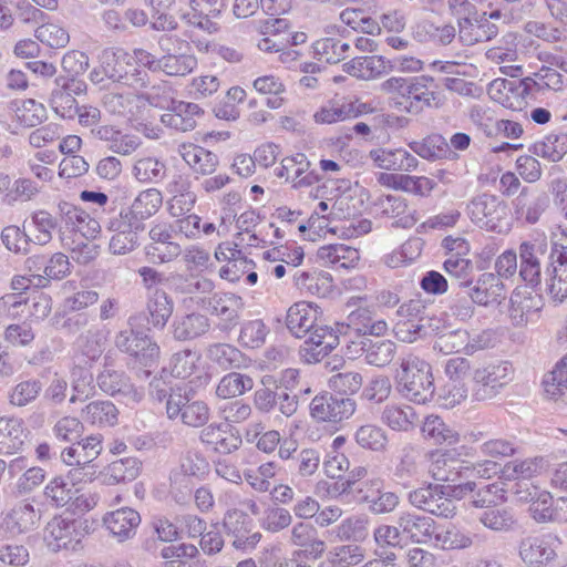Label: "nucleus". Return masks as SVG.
Wrapping results in <instances>:
<instances>
[{
    "label": "nucleus",
    "mask_w": 567,
    "mask_h": 567,
    "mask_svg": "<svg viewBox=\"0 0 567 567\" xmlns=\"http://www.w3.org/2000/svg\"><path fill=\"white\" fill-rule=\"evenodd\" d=\"M103 524L112 536L122 543L134 537L141 524V515L131 507H122L107 513Z\"/></svg>",
    "instance_id": "27"
},
{
    "label": "nucleus",
    "mask_w": 567,
    "mask_h": 567,
    "mask_svg": "<svg viewBox=\"0 0 567 567\" xmlns=\"http://www.w3.org/2000/svg\"><path fill=\"white\" fill-rule=\"evenodd\" d=\"M412 35L421 43L446 47L455 39L456 28L452 23H435L424 19L413 25Z\"/></svg>",
    "instance_id": "34"
},
{
    "label": "nucleus",
    "mask_w": 567,
    "mask_h": 567,
    "mask_svg": "<svg viewBox=\"0 0 567 567\" xmlns=\"http://www.w3.org/2000/svg\"><path fill=\"white\" fill-rule=\"evenodd\" d=\"M120 411L110 400H95L82 409L84 422L97 427H112L118 422Z\"/></svg>",
    "instance_id": "38"
},
{
    "label": "nucleus",
    "mask_w": 567,
    "mask_h": 567,
    "mask_svg": "<svg viewBox=\"0 0 567 567\" xmlns=\"http://www.w3.org/2000/svg\"><path fill=\"white\" fill-rule=\"evenodd\" d=\"M535 153L550 162H558L567 153V134H548L534 146Z\"/></svg>",
    "instance_id": "62"
},
{
    "label": "nucleus",
    "mask_w": 567,
    "mask_h": 567,
    "mask_svg": "<svg viewBox=\"0 0 567 567\" xmlns=\"http://www.w3.org/2000/svg\"><path fill=\"white\" fill-rule=\"evenodd\" d=\"M319 316L318 307L312 303L296 302L287 311L286 327L293 337L302 339L316 327Z\"/></svg>",
    "instance_id": "28"
},
{
    "label": "nucleus",
    "mask_w": 567,
    "mask_h": 567,
    "mask_svg": "<svg viewBox=\"0 0 567 567\" xmlns=\"http://www.w3.org/2000/svg\"><path fill=\"white\" fill-rule=\"evenodd\" d=\"M79 491L63 476L53 477L44 487V496L52 506L63 507L71 503Z\"/></svg>",
    "instance_id": "56"
},
{
    "label": "nucleus",
    "mask_w": 567,
    "mask_h": 567,
    "mask_svg": "<svg viewBox=\"0 0 567 567\" xmlns=\"http://www.w3.org/2000/svg\"><path fill=\"white\" fill-rule=\"evenodd\" d=\"M432 82V78L424 75L410 79L393 76L382 82L381 90L385 93H398L408 102L405 111L417 114L424 107L440 106L442 103L437 93L430 87Z\"/></svg>",
    "instance_id": "3"
},
{
    "label": "nucleus",
    "mask_w": 567,
    "mask_h": 567,
    "mask_svg": "<svg viewBox=\"0 0 567 567\" xmlns=\"http://www.w3.org/2000/svg\"><path fill=\"white\" fill-rule=\"evenodd\" d=\"M514 379V368L509 361L484 360L474 364L472 398L487 401L497 396Z\"/></svg>",
    "instance_id": "2"
},
{
    "label": "nucleus",
    "mask_w": 567,
    "mask_h": 567,
    "mask_svg": "<svg viewBox=\"0 0 567 567\" xmlns=\"http://www.w3.org/2000/svg\"><path fill=\"white\" fill-rule=\"evenodd\" d=\"M269 328L261 319L246 320L241 323L238 343L246 349H258L266 342Z\"/></svg>",
    "instance_id": "59"
},
{
    "label": "nucleus",
    "mask_w": 567,
    "mask_h": 567,
    "mask_svg": "<svg viewBox=\"0 0 567 567\" xmlns=\"http://www.w3.org/2000/svg\"><path fill=\"white\" fill-rule=\"evenodd\" d=\"M206 358L223 370L238 369L245 363L244 353L235 346L224 342L208 344Z\"/></svg>",
    "instance_id": "41"
},
{
    "label": "nucleus",
    "mask_w": 567,
    "mask_h": 567,
    "mask_svg": "<svg viewBox=\"0 0 567 567\" xmlns=\"http://www.w3.org/2000/svg\"><path fill=\"white\" fill-rule=\"evenodd\" d=\"M422 433L424 437L432 440L434 444L453 445L460 441V434L436 415L425 419L422 425Z\"/></svg>",
    "instance_id": "55"
},
{
    "label": "nucleus",
    "mask_w": 567,
    "mask_h": 567,
    "mask_svg": "<svg viewBox=\"0 0 567 567\" xmlns=\"http://www.w3.org/2000/svg\"><path fill=\"white\" fill-rule=\"evenodd\" d=\"M200 442L219 454H230L237 451L241 443L239 432L226 423H212L200 431Z\"/></svg>",
    "instance_id": "24"
},
{
    "label": "nucleus",
    "mask_w": 567,
    "mask_h": 567,
    "mask_svg": "<svg viewBox=\"0 0 567 567\" xmlns=\"http://www.w3.org/2000/svg\"><path fill=\"white\" fill-rule=\"evenodd\" d=\"M174 302L163 289H155L147 298L146 308L137 316L131 317L128 322L146 320L151 328L163 330L173 315Z\"/></svg>",
    "instance_id": "17"
},
{
    "label": "nucleus",
    "mask_w": 567,
    "mask_h": 567,
    "mask_svg": "<svg viewBox=\"0 0 567 567\" xmlns=\"http://www.w3.org/2000/svg\"><path fill=\"white\" fill-rule=\"evenodd\" d=\"M530 78L522 80L496 79L488 87L492 100L512 111H522L527 105V96L534 94Z\"/></svg>",
    "instance_id": "12"
},
{
    "label": "nucleus",
    "mask_w": 567,
    "mask_h": 567,
    "mask_svg": "<svg viewBox=\"0 0 567 567\" xmlns=\"http://www.w3.org/2000/svg\"><path fill=\"white\" fill-rule=\"evenodd\" d=\"M395 520L403 539L414 544H427L435 532L434 519L415 512H401Z\"/></svg>",
    "instance_id": "22"
},
{
    "label": "nucleus",
    "mask_w": 567,
    "mask_h": 567,
    "mask_svg": "<svg viewBox=\"0 0 567 567\" xmlns=\"http://www.w3.org/2000/svg\"><path fill=\"white\" fill-rule=\"evenodd\" d=\"M341 329H351L357 332H369L372 337H382L388 330V323L384 320H373L372 311L368 308H358L351 311L347 320L337 323Z\"/></svg>",
    "instance_id": "39"
},
{
    "label": "nucleus",
    "mask_w": 567,
    "mask_h": 567,
    "mask_svg": "<svg viewBox=\"0 0 567 567\" xmlns=\"http://www.w3.org/2000/svg\"><path fill=\"white\" fill-rule=\"evenodd\" d=\"M359 110L352 102H329L315 113V121L321 124H332L355 117Z\"/></svg>",
    "instance_id": "61"
},
{
    "label": "nucleus",
    "mask_w": 567,
    "mask_h": 567,
    "mask_svg": "<svg viewBox=\"0 0 567 567\" xmlns=\"http://www.w3.org/2000/svg\"><path fill=\"white\" fill-rule=\"evenodd\" d=\"M25 268L34 274L37 288L49 287L51 280H62L71 274V262L63 252L51 256L33 254L25 260Z\"/></svg>",
    "instance_id": "7"
},
{
    "label": "nucleus",
    "mask_w": 567,
    "mask_h": 567,
    "mask_svg": "<svg viewBox=\"0 0 567 567\" xmlns=\"http://www.w3.org/2000/svg\"><path fill=\"white\" fill-rule=\"evenodd\" d=\"M223 529L236 549H252L261 539L254 519L243 509L230 508L223 517Z\"/></svg>",
    "instance_id": "9"
},
{
    "label": "nucleus",
    "mask_w": 567,
    "mask_h": 567,
    "mask_svg": "<svg viewBox=\"0 0 567 567\" xmlns=\"http://www.w3.org/2000/svg\"><path fill=\"white\" fill-rule=\"evenodd\" d=\"M117 214L104 221L106 229L113 233L109 244L113 255H126L133 251L138 246V235L144 230L143 227Z\"/></svg>",
    "instance_id": "14"
},
{
    "label": "nucleus",
    "mask_w": 567,
    "mask_h": 567,
    "mask_svg": "<svg viewBox=\"0 0 567 567\" xmlns=\"http://www.w3.org/2000/svg\"><path fill=\"white\" fill-rule=\"evenodd\" d=\"M346 73L360 80L370 81L389 74L394 70L391 60L382 55L355 56L342 65Z\"/></svg>",
    "instance_id": "25"
},
{
    "label": "nucleus",
    "mask_w": 567,
    "mask_h": 567,
    "mask_svg": "<svg viewBox=\"0 0 567 567\" xmlns=\"http://www.w3.org/2000/svg\"><path fill=\"white\" fill-rule=\"evenodd\" d=\"M371 156L379 167L388 171L410 172L417 165L416 157L403 150H396L394 152L383 150L372 151Z\"/></svg>",
    "instance_id": "49"
},
{
    "label": "nucleus",
    "mask_w": 567,
    "mask_h": 567,
    "mask_svg": "<svg viewBox=\"0 0 567 567\" xmlns=\"http://www.w3.org/2000/svg\"><path fill=\"white\" fill-rule=\"evenodd\" d=\"M546 257V245L543 243H523L519 246V277L530 288L538 289L542 284V259Z\"/></svg>",
    "instance_id": "23"
},
{
    "label": "nucleus",
    "mask_w": 567,
    "mask_h": 567,
    "mask_svg": "<svg viewBox=\"0 0 567 567\" xmlns=\"http://www.w3.org/2000/svg\"><path fill=\"white\" fill-rule=\"evenodd\" d=\"M103 437L101 434L90 435L81 441L72 442L71 446L63 449L60 453L61 461L74 468L70 471L72 480L91 481L96 473L93 461L97 458L103 450Z\"/></svg>",
    "instance_id": "4"
},
{
    "label": "nucleus",
    "mask_w": 567,
    "mask_h": 567,
    "mask_svg": "<svg viewBox=\"0 0 567 567\" xmlns=\"http://www.w3.org/2000/svg\"><path fill=\"white\" fill-rule=\"evenodd\" d=\"M115 347L133 357L144 367L154 365L161 354L159 346L144 330L134 329L120 331L115 337Z\"/></svg>",
    "instance_id": "6"
},
{
    "label": "nucleus",
    "mask_w": 567,
    "mask_h": 567,
    "mask_svg": "<svg viewBox=\"0 0 567 567\" xmlns=\"http://www.w3.org/2000/svg\"><path fill=\"white\" fill-rule=\"evenodd\" d=\"M252 386L254 380L249 375L229 372L219 380L215 393L218 398L226 400L239 396L251 390Z\"/></svg>",
    "instance_id": "57"
},
{
    "label": "nucleus",
    "mask_w": 567,
    "mask_h": 567,
    "mask_svg": "<svg viewBox=\"0 0 567 567\" xmlns=\"http://www.w3.org/2000/svg\"><path fill=\"white\" fill-rule=\"evenodd\" d=\"M172 37L164 34L158 39V45L165 54L162 55L161 72L167 76H186L197 68V58L194 54L169 52Z\"/></svg>",
    "instance_id": "30"
},
{
    "label": "nucleus",
    "mask_w": 567,
    "mask_h": 567,
    "mask_svg": "<svg viewBox=\"0 0 567 567\" xmlns=\"http://www.w3.org/2000/svg\"><path fill=\"white\" fill-rule=\"evenodd\" d=\"M534 289L535 293L514 290L509 299V318L516 327L525 326L532 315L542 310L544 302L542 295Z\"/></svg>",
    "instance_id": "31"
},
{
    "label": "nucleus",
    "mask_w": 567,
    "mask_h": 567,
    "mask_svg": "<svg viewBox=\"0 0 567 567\" xmlns=\"http://www.w3.org/2000/svg\"><path fill=\"white\" fill-rule=\"evenodd\" d=\"M203 114L198 104L176 100L171 102L167 112L161 116V122L173 130L188 132L196 127V118Z\"/></svg>",
    "instance_id": "26"
},
{
    "label": "nucleus",
    "mask_w": 567,
    "mask_h": 567,
    "mask_svg": "<svg viewBox=\"0 0 567 567\" xmlns=\"http://www.w3.org/2000/svg\"><path fill=\"white\" fill-rule=\"evenodd\" d=\"M350 44L334 38L318 40L315 45V53L327 63L334 64L348 56Z\"/></svg>",
    "instance_id": "63"
},
{
    "label": "nucleus",
    "mask_w": 567,
    "mask_h": 567,
    "mask_svg": "<svg viewBox=\"0 0 567 567\" xmlns=\"http://www.w3.org/2000/svg\"><path fill=\"white\" fill-rule=\"evenodd\" d=\"M381 421L395 431H409L417 421L413 408L386 405L382 412Z\"/></svg>",
    "instance_id": "60"
},
{
    "label": "nucleus",
    "mask_w": 567,
    "mask_h": 567,
    "mask_svg": "<svg viewBox=\"0 0 567 567\" xmlns=\"http://www.w3.org/2000/svg\"><path fill=\"white\" fill-rule=\"evenodd\" d=\"M209 328L208 317L199 312L176 316L172 322L173 337L178 341L195 340L208 332Z\"/></svg>",
    "instance_id": "36"
},
{
    "label": "nucleus",
    "mask_w": 567,
    "mask_h": 567,
    "mask_svg": "<svg viewBox=\"0 0 567 567\" xmlns=\"http://www.w3.org/2000/svg\"><path fill=\"white\" fill-rule=\"evenodd\" d=\"M96 385L106 395L122 396L132 402H140L143 396L124 371L112 369L106 364L96 375Z\"/></svg>",
    "instance_id": "19"
},
{
    "label": "nucleus",
    "mask_w": 567,
    "mask_h": 567,
    "mask_svg": "<svg viewBox=\"0 0 567 567\" xmlns=\"http://www.w3.org/2000/svg\"><path fill=\"white\" fill-rule=\"evenodd\" d=\"M252 85L254 89L260 94L268 95L266 105L269 109L277 110L284 105L286 101V85L278 76H259L254 81Z\"/></svg>",
    "instance_id": "51"
},
{
    "label": "nucleus",
    "mask_w": 567,
    "mask_h": 567,
    "mask_svg": "<svg viewBox=\"0 0 567 567\" xmlns=\"http://www.w3.org/2000/svg\"><path fill=\"white\" fill-rule=\"evenodd\" d=\"M40 520L41 511L35 509L29 499H23L14 504L6 514L2 527L11 536H18L38 528Z\"/></svg>",
    "instance_id": "21"
},
{
    "label": "nucleus",
    "mask_w": 567,
    "mask_h": 567,
    "mask_svg": "<svg viewBox=\"0 0 567 567\" xmlns=\"http://www.w3.org/2000/svg\"><path fill=\"white\" fill-rule=\"evenodd\" d=\"M162 203L163 197L161 192L155 188H150L141 192L132 205L121 209L118 214L144 229V221L158 212Z\"/></svg>",
    "instance_id": "29"
},
{
    "label": "nucleus",
    "mask_w": 567,
    "mask_h": 567,
    "mask_svg": "<svg viewBox=\"0 0 567 567\" xmlns=\"http://www.w3.org/2000/svg\"><path fill=\"white\" fill-rule=\"evenodd\" d=\"M317 258L324 266L339 265L342 268H349L359 259V252L343 244H333L320 247L317 251Z\"/></svg>",
    "instance_id": "50"
},
{
    "label": "nucleus",
    "mask_w": 567,
    "mask_h": 567,
    "mask_svg": "<svg viewBox=\"0 0 567 567\" xmlns=\"http://www.w3.org/2000/svg\"><path fill=\"white\" fill-rule=\"evenodd\" d=\"M373 537L377 544L375 553L380 558L388 561L395 559V554L392 551L394 548H402L403 537L399 530L398 523L395 525L382 524L373 532Z\"/></svg>",
    "instance_id": "43"
},
{
    "label": "nucleus",
    "mask_w": 567,
    "mask_h": 567,
    "mask_svg": "<svg viewBox=\"0 0 567 567\" xmlns=\"http://www.w3.org/2000/svg\"><path fill=\"white\" fill-rule=\"evenodd\" d=\"M543 386L549 399L554 401H567V353L544 375Z\"/></svg>",
    "instance_id": "42"
},
{
    "label": "nucleus",
    "mask_w": 567,
    "mask_h": 567,
    "mask_svg": "<svg viewBox=\"0 0 567 567\" xmlns=\"http://www.w3.org/2000/svg\"><path fill=\"white\" fill-rule=\"evenodd\" d=\"M470 297L480 306L499 305L506 298L505 286L496 275L484 272L471 288Z\"/></svg>",
    "instance_id": "32"
},
{
    "label": "nucleus",
    "mask_w": 567,
    "mask_h": 567,
    "mask_svg": "<svg viewBox=\"0 0 567 567\" xmlns=\"http://www.w3.org/2000/svg\"><path fill=\"white\" fill-rule=\"evenodd\" d=\"M25 432L22 419L0 417V453L12 454L19 451L24 443Z\"/></svg>",
    "instance_id": "40"
},
{
    "label": "nucleus",
    "mask_w": 567,
    "mask_h": 567,
    "mask_svg": "<svg viewBox=\"0 0 567 567\" xmlns=\"http://www.w3.org/2000/svg\"><path fill=\"white\" fill-rule=\"evenodd\" d=\"M103 343L101 331L97 329H89L80 333L74 342V348L90 361H95L103 353Z\"/></svg>",
    "instance_id": "64"
},
{
    "label": "nucleus",
    "mask_w": 567,
    "mask_h": 567,
    "mask_svg": "<svg viewBox=\"0 0 567 567\" xmlns=\"http://www.w3.org/2000/svg\"><path fill=\"white\" fill-rule=\"evenodd\" d=\"M560 545V538L555 534L530 535L520 540L518 554L526 566H547L556 559Z\"/></svg>",
    "instance_id": "8"
},
{
    "label": "nucleus",
    "mask_w": 567,
    "mask_h": 567,
    "mask_svg": "<svg viewBox=\"0 0 567 567\" xmlns=\"http://www.w3.org/2000/svg\"><path fill=\"white\" fill-rule=\"evenodd\" d=\"M412 506L432 515L452 518L456 514L454 502L447 497L445 485L429 484L409 493Z\"/></svg>",
    "instance_id": "10"
},
{
    "label": "nucleus",
    "mask_w": 567,
    "mask_h": 567,
    "mask_svg": "<svg viewBox=\"0 0 567 567\" xmlns=\"http://www.w3.org/2000/svg\"><path fill=\"white\" fill-rule=\"evenodd\" d=\"M396 389L402 396L417 404H425L434 395L431 365L423 359L409 354L402 359L396 375Z\"/></svg>",
    "instance_id": "1"
},
{
    "label": "nucleus",
    "mask_w": 567,
    "mask_h": 567,
    "mask_svg": "<svg viewBox=\"0 0 567 567\" xmlns=\"http://www.w3.org/2000/svg\"><path fill=\"white\" fill-rule=\"evenodd\" d=\"M467 209L472 221L488 230H495L506 214V206L495 196L487 194L473 198Z\"/></svg>",
    "instance_id": "20"
},
{
    "label": "nucleus",
    "mask_w": 567,
    "mask_h": 567,
    "mask_svg": "<svg viewBox=\"0 0 567 567\" xmlns=\"http://www.w3.org/2000/svg\"><path fill=\"white\" fill-rule=\"evenodd\" d=\"M76 520H69L61 516L53 517L45 526L44 540L48 546L58 551L68 548L75 539Z\"/></svg>",
    "instance_id": "37"
},
{
    "label": "nucleus",
    "mask_w": 567,
    "mask_h": 567,
    "mask_svg": "<svg viewBox=\"0 0 567 567\" xmlns=\"http://www.w3.org/2000/svg\"><path fill=\"white\" fill-rule=\"evenodd\" d=\"M477 519L484 527L498 533L511 532L517 525L513 509L497 505L483 511Z\"/></svg>",
    "instance_id": "46"
},
{
    "label": "nucleus",
    "mask_w": 567,
    "mask_h": 567,
    "mask_svg": "<svg viewBox=\"0 0 567 567\" xmlns=\"http://www.w3.org/2000/svg\"><path fill=\"white\" fill-rule=\"evenodd\" d=\"M411 148L421 157L431 161L449 158L453 154L449 143L440 134H432L421 142H413Z\"/></svg>",
    "instance_id": "58"
},
{
    "label": "nucleus",
    "mask_w": 567,
    "mask_h": 567,
    "mask_svg": "<svg viewBox=\"0 0 567 567\" xmlns=\"http://www.w3.org/2000/svg\"><path fill=\"white\" fill-rule=\"evenodd\" d=\"M441 320L435 316L431 315L429 308L415 324L412 323H399V333H406L403 337V341L413 342L419 338H426L431 334L439 336Z\"/></svg>",
    "instance_id": "53"
},
{
    "label": "nucleus",
    "mask_w": 567,
    "mask_h": 567,
    "mask_svg": "<svg viewBox=\"0 0 567 567\" xmlns=\"http://www.w3.org/2000/svg\"><path fill=\"white\" fill-rule=\"evenodd\" d=\"M339 344L337 328L317 323L311 332L307 333L303 344L300 347V353L309 362H319L331 350Z\"/></svg>",
    "instance_id": "16"
},
{
    "label": "nucleus",
    "mask_w": 567,
    "mask_h": 567,
    "mask_svg": "<svg viewBox=\"0 0 567 567\" xmlns=\"http://www.w3.org/2000/svg\"><path fill=\"white\" fill-rule=\"evenodd\" d=\"M167 416L179 419L187 426L200 427L209 421L210 409L206 402L190 400L186 393H173L167 401Z\"/></svg>",
    "instance_id": "11"
},
{
    "label": "nucleus",
    "mask_w": 567,
    "mask_h": 567,
    "mask_svg": "<svg viewBox=\"0 0 567 567\" xmlns=\"http://www.w3.org/2000/svg\"><path fill=\"white\" fill-rule=\"evenodd\" d=\"M208 307L212 315L220 318L216 329L228 334L239 322L243 299L230 292L214 293L208 300Z\"/></svg>",
    "instance_id": "18"
},
{
    "label": "nucleus",
    "mask_w": 567,
    "mask_h": 567,
    "mask_svg": "<svg viewBox=\"0 0 567 567\" xmlns=\"http://www.w3.org/2000/svg\"><path fill=\"white\" fill-rule=\"evenodd\" d=\"M547 259L546 290L555 301L561 302L567 297V245L555 244Z\"/></svg>",
    "instance_id": "15"
},
{
    "label": "nucleus",
    "mask_w": 567,
    "mask_h": 567,
    "mask_svg": "<svg viewBox=\"0 0 567 567\" xmlns=\"http://www.w3.org/2000/svg\"><path fill=\"white\" fill-rule=\"evenodd\" d=\"M369 484L372 487L371 493L361 497L369 505V509L374 514L393 512L399 505V496L393 492L382 491L383 483L379 478L371 480Z\"/></svg>",
    "instance_id": "45"
},
{
    "label": "nucleus",
    "mask_w": 567,
    "mask_h": 567,
    "mask_svg": "<svg viewBox=\"0 0 567 567\" xmlns=\"http://www.w3.org/2000/svg\"><path fill=\"white\" fill-rule=\"evenodd\" d=\"M289 543L303 548L306 556L312 559L320 558L326 550V543L319 538L317 527L303 520L292 526Z\"/></svg>",
    "instance_id": "33"
},
{
    "label": "nucleus",
    "mask_w": 567,
    "mask_h": 567,
    "mask_svg": "<svg viewBox=\"0 0 567 567\" xmlns=\"http://www.w3.org/2000/svg\"><path fill=\"white\" fill-rule=\"evenodd\" d=\"M519 501L529 502V511L534 519L546 522L553 519V497L546 491H539L536 486L527 488L526 495L519 494Z\"/></svg>",
    "instance_id": "52"
},
{
    "label": "nucleus",
    "mask_w": 567,
    "mask_h": 567,
    "mask_svg": "<svg viewBox=\"0 0 567 567\" xmlns=\"http://www.w3.org/2000/svg\"><path fill=\"white\" fill-rule=\"evenodd\" d=\"M443 269L452 280V285L470 288L474 281V262L468 257L446 258Z\"/></svg>",
    "instance_id": "54"
},
{
    "label": "nucleus",
    "mask_w": 567,
    "mask_h": 567,
    "mask_svg": "<svg viewBox=\"0 0 567 567\" xmlns=\"http://www.w3.org/2000/svg\"><path fill=\"white\" fill-rule=\"evenodd\" d=\"M357 403L350 396L321 392L309 403L310 416L320 423H341L355 412Z\"/></svg>",
    "instance_id": "5"
},
{
    "label": "nucleus",
    "mask_w": 567,
    "mask_h": 567,
    "mask_svg": "<svg viewBox=\"0 0 567 567\" xmlns=\"http://www.w3.org/2000/svg\"><path fill=\"white\" fill-rule=\"evenodd\" d=\"M142 467V462L135 457H124L110 463L104 472L103 482L107 485L131 482L135 480Z\"/></svg>",
    "instance_id": "44"
},
{
    "label": "nucleus",
    "mask_w": 567,
    "mask_h": 567,
    "mask_svg": "<svg viewBox=\"0 0 567 567\" xmlns=\"http://www.w3.org/2000/svg\"><path fill=\"white\" fill-rule=\"evenodd\" d=\"M181 18L187 25L185 37L189 39L199 52H208L212 43L207 38L200 37L198 31L212 35L219 31V24L214 19L189 12L182 13Z\"/></svg>",
    "instance_id": "35"
},
{
    "label": "nucleus",
    "mask_w": 567,
    "mask_h": 567,
    "mask_svg": "<svg viewBox=\"0 0 567 567\" xmlns=\"http://www.w3.org/2000/svg\"><path fill=\"white\" fill-rule=\"evenodd\" d=\"M396 344L389 339L372 337L368 340V346L362 357L368 364L378 368L390 364L395 355Z\"/></svg>",
    "instance_id": "48"
},
{
    "label": "nucleus",
    "mask_w": 567,
    "mask_h": 567,
    "mask_svg": "<svg viewBox=\"0 0 567 567\" xmlns=\"http://www.w3.org/2000/svg\"><path fill=\"white\" fill-rule=\"evenodd\" d=\"M382 214L392 218L391 227L411 228L416 219L409 210L405 200L400 196L388 195L381 200Z\"/></svg>",
    "instance_id": "47"
},
{
    "label": "nucleus",
    "mask_w": 567,
    "mask_h": 567,
    "mask_svg": "<svg viewBox=\"0 0 567 567\" xmlns=\"http://www.w3.org/2000/svg\"><path fill=\"white\" fill-rule=\"evenodd\" d=\"M429 473L435 481L458 482L467 478L468 461L462 460L455 449L435 451L430 454Z\"/></svg>",
    "instance_id": "13"
}]
</instances>
